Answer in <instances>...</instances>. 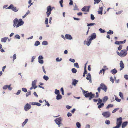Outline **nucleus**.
I'll return each mask as SVG.
<instances>
[{
    "instance_id": "nucleus-38",
    "label": "nucleus",
    "mask_w": 128,
    "mask_h": 128,
    "mask_svg": "<svg viewBox=\"0 0 128 128\" xmlns=\"http://www.w3.org/2000/svg\"><path fill=\"white\" fill-rule=\"evenodd\" d=\"M72 73L75 74L77 72V70L75 68H73L72 69Z\"/></svg>"
},
{
    "instance_id": "nucleus-53",
    "label": "nucleus",
    "mask_w": 128,
    "mask_h": 128,
    "mask_svg": "<svg viewBox=\"0 0 128 128\" xmlns=\"http://www.w3.org/2000/svg\"><path fill=\"white\" fill-rule=\"evenodd\" d=\"M69 61L73 63H74L75 62V60L73 59L70 58L69 59Z\"/></svg>"
},
{
    "instance_id": "nucleus-48",
    "label": "nucleus",
    "mask_w": 128,
    "mask_h": 128,
    "mask_svg": "<svg viewBox=\"0 0 128 128\" xmlns=\"http://www.w3.org/2000/svg\"><path fill=\"white\" fill-rule=\"evenodd\" d=\"M116 97L115 100H116L117 102H120L121 101V100L118 99V98L116 97Z\"/></svg>"
},
{
    "instance_id": "nucleus-24",
    "label": "nucleus",
    "mask_w": 128,
    "mask_h": 128,
    "mask_svg": "<svg viewBox=\"0 0 128 128\" xmlns=\"http://www.w3.org/2000/svg\"><path fill=\"white\" fill-rule=\"evenodd\" d=\"M8 39V37H5L1 39V41L2 42L5 43L6 42Z\"/></svg>"
},
{
    "instance_id": "nucleus-44",
    "label": "nucleus",
    "mask_w": 128,
    "mask_h": 128,
    "mask_svg": "<svg viewBox=\"0 0 128 128\" xmlns=\"http://www.w3.org/2000/svg\"><path fill=\"white\" fill-rule=\"evenodd\" d=\"M96 24L94 23H90L88 24L87 26L88 27L89 26H93L94 25H96Z\"/></svg>"
},
{
    "instance_id": "nucleus-11",
    "label": "nucleus",
    "mask_w": 128,
    "mask_h": 128,
    "mask_svg": "<svg viewBox=\"0 0 128 128\" xmlns=\"http://www.w3.org/2000/svg\"><path fill=\"white\" fill-rule=\"evenodd\" d=\"M18 19L17 18H16L13 21L14 23L13 27L14 28H18Z\"/></svg>"
},
{
    "instance_id": "nucleus-42",
    "label": "nucleus",
    "mask_w": 128,
    "mask_h": 128,
    "mask_svg": "<svg viewBox=\"0 0 128 128\" xmlns=\"http://www.w3.org/2000/svg\"><path fill=\"white\" fill-rule=\"evenodd\" d=\"M76 126H77V127L78 128H80L81 127V124L80 123L77 122L76 123Z\"/></svg>"
},
{
    "instance_id": "nucleus-6",
    "label": "nucleus",
    "mask_w": 128,
    "mask_h": 128,
    "mask_svg": "<svg viewBox=\"0 0 128 128\" xmlns=\"http://www.w3.org/2000/svg\"><path fill=\"white\" fill-rule=\"evenodd\" d=\"M52 9L51 8V6H48L47 8V12H46L47 16L48 17L51 14V12Z\"/></svg>"
},
{
    "instance_id": "nucleus-30",
    "label": "nucleus",
    "mask_w": 128,
    "mask_h": 128,
    "mask_svg": "<svg viewBox=\"0 0 128 128\" xmlns=\"http://www.w3.org/2000/svg\"><path fill=\"white\" fill-rule=\"evenodd\" d=\"M55 94L56 95H58L60 94V91L59 90L56 89L55 90Z\"/></svg>"
},
{
    "instance_id": "nucleus-50",
    "label": "nucleus",
    "mask_w": 128,
    "mask_h": 128,
    "mask_svg": "<svg viewBox=\"0 0 128 128\" xmlns=\"http://www.w3.org/2000/svg\"><path fill=\"white\" fill-rule=\"evenodd\" d=\"M95 17L94 16V15L92 14H91V19L92 20H94L95 19Z\"/></svg>"
},
{
    "instance_id": "nucleus-23",
    "label": "nucleus",
    "mask_w": 128,
    "mask_h": 128,
    "mask_svg": "<svg viewBox=\"0 0 128 128\" xmlns=\"http://www.w3.org/2000/svg\"><path fill=\"white\" fill-rule=\"evenodd\" d=\"M128 123L127 122H123L122 125V128H124L127 126Z\"/></svg>"
},
{
    "instance_id": "nucleus-58",
    "label": "nucleus",
    "mask_w": 128,
    "mask_h": 128,
    "mask_svg": "<svg viewBox=\"0 0 128 128\" xmlns=\"http://www.w3.org/2000/svg\"><path fill=\"white\" fill-rule=\"evenodd\" d=\"M122 45H120L119 46V47L118 48V50H121L122 48Z\"/></svg>"
},
{
    "instance_id": "nucleus-22",
    "label": "nucleus",
    "mask_w": 128,
    "mask_h": 128,
    "mask_svg": "<svg viewBox=\"0 0 128 128\" xmlns=\"http://www.w3.org/2000/svg\"><path fill=\"white\" fill-rule=\"evenodd\" d=\"M98 105V108L100 110V108H103L104 106V103L102 102L100 104Z\"/></svg>"
},
{
    "instance_id": "nucleus-7",
    "label": "nucleus",
    "mask_w": 128,
    "mask_h": 128,
    "mask_svg": "<svg viewBox=\"0 0 128 128\" xmlns=\"http://www.w3.org/2000/svg\"><path fill=\"white\" fill-rule=\"evenodd\" d=\"M37 81L36 80H35L32 82V86L30 88V90H32L33 89H35L37 88V86L36 85Z\"/></svg>"
},
{
    "instance_id": "nucleus-62",
    "label": "nucleus",
    "mask_w": 128,
    "mask_h": 128,
    "mask_svg": "<svg viewBox=\"0 0 128 128\" xmlns=\"http://www.w3.org/2000/svg\"><path fill=\"white\" fill-rule=\"evenodd\" d=\"M66 107L68 110H70L72 108L71 106H66Z\"/></svg>"
},
{
    "instance_id": "nucleus-46",
    "label": "nucleus",
    "mask_w": 128,
    "mask_h": 128,
    "mask_svg": "<svg viewBox=\"0 0 128 128\" xmlns=\"http://www.w3.org/2000/svg\"><path fill=\"white\" fill-rule=\"evenodd\" d=\"M15 37L16 38L18 39H20V36L18 34L16 35L15 36Z\"/></svg>"
},
{
    "instance_id": "nucleus-26",
    "label": "nucleus",
    "mask_w": 128,
    "mask_h": 128,
    "mask_svg": "<svg viewBox=\"0 0 128 128\" xmlns=\"http://www.w3.org/2000/svg\"><path fill=\"white\" fill-rule=\"evenodd\" d=\"M28 121V119H26L24 122H23L22 124V127H24L25 124L27 123Z\"/></svg>"
},
{
    "instance_id": "nucleus-60",
    "label": "nucleus",
    "mask_w": 128,
    "mask_h": 128,
    "mask_svg": "<svg viewBox=\"0 0 128 128\" xmlns=\"http://www.w3.org/2000/svg\"><path fill=\"white\" fill-rule=\"evenodd\" d=\"M119 108H115V109L112 112V113H115L117 111L118 109Z\"/></svg>"
},
{
    "instance_id": "nucleus-33",
    "label": "nucleus",
    "mask_w": 128,
    "mask_h": 128,
    "mask_svg": "<svg viewBox=\"0 0 128 128\" xmlns=\"http://www.w3.org/2000/svg\"><path fill=\"white\" fill-rule=\"evenodd\" d=\"M42 45L44 46H46L48 44V42L46 41H44L42 43Z\"/></svg>"
},
{
    "instance_id": "nucleus-45",
    "label": "nucleus",
    "mask_w": 128,
    "mask_h": 128,
    "mask_svg": "<svg viewBox=\"0 0 128 128\" xmlns=\"http://www.w3.org/2000/svg\"><path fill=\"white\" fill-rule=\"evenodd\" d=\"M99 30L101 33H104L105 32V31L104 30H103L101 28H100Z\"/></svg>"
},
{
    "instance_id": "nucleus-34",
    "label": "nucleus",
    "mask_w": 128,
    "mask_h": 128,
    "mask_svg": "<svg viewBox=\"0 0 128 128\" xmlns=\"http://www.w3.org/2000/svg\"><path fill=\"white\" fill-rule=\"evenodd\" d=\"M114 32L111 30H110L109 32H107V34H108L112 35L114 34Z\"/></svg>"
},
{
    "instance_id": "nucleus-29",
    "label": "nucleus",
    "mask_w": 128,
    "mask_h": 128,
    "mask_svg": "<svg viewBox=\"0 0 128 128\" xmlns=\"http://www.w3.org/2000/svg\"><path fill=\"white\" fill-rule=\"evenodd\" d=\"M31 95V91L30 90H28L26 94V97H28L29 96Z\"/></svg>"
},
{
    "instance_id": "nucleus-18",
    "label": "nucleus",
    "mask_w": 128,
    "mask_h": 128,
    "mask_svg": "<svg viewBox=\"0 0 128 128\" xmlns=\"http://www.w3.org/2000/svg\"><path fill=\"white\" fill-rule=\"evenodd\" d=\"M126 40H124L123 41H116L115 42V44L117 45H120L122 44H124L126 42Z\"/></svg>"
},
{
    "instance_id": "nucleus-59",
    "label": "nucleus",
    "mask_w": 128,
    "mask_h": 128,
    "mask_svg": "<svg viewBox=\"0 0 128 128\" xmlns=\"http://www.w3.org/2000/svg\"><path fill=\"white\" fill-rule=\"evenodd\" d=\"M48 18H46V20L45 22V23L46 24H48Z\"/></svg>"
},
{
    "instance_id": "nucleus-32",
    "label": "nucleus",
    "mask_w": 128,
    "mask_h": 128,
    "mask_svg": "<svg viewBox=\"0 0 128 128\" xmlns=\"http://www.w3.org/2000/svg\"><path fill=\"white\" fill-rule=\"evenodd\" d=\"M30 14V12L29 10L26 13L22 16L23 18H24L26 16Z\"/></svg>"
},
{
    "instance_id": "nucleus-1",
    "label": "nucleus",
    "mask_w": 128,
    "mask_h": 128,
    "mask_svg": "<svg viewBox=\"0 0 128 128\" xmlns=\"http://www.w3.org/2000/svg\"><path fill=\"white\" fill-rule=\"evenodd\" d=\"M96 37V35L95 33H94L89 36L87 39V41L86 42V45L89 46L91 43L92 41L95 39Z\"/></svg>"
},
{
    "instance_id": "nucleus-15",
    "label": "nucleus",
    "mask_w": 128,
    "mask_h": 128,
    "mask_svg": "<svg viewBox=\"0 0 128 128\" xmlns=\"http://www.w3.org/2000/svg\"><path fill=\"white\" fill-rule=\"evenodd\" d=\"M93 100L94 102H98L97 104L98 105L100 104L102 102V100L100 98H99L98 100L94 99Z\"/></svg>"
},
{
    "instance_id": "nucleus-17",
    "label": "nucleus",
    "mask_w": 128,
    "mask_h": 128,
    "mask_svg": "<svg viewBox=\"0 0 128 128\" xmlns=\"http://www.w3.org/2000/svg\"><path fill=\"white\" fill-rule=\"evenodd\" d=\"M72 84L75 86H76V84L78 82V81L77 80L75 79H72Z\"/></svg>"
},
{
    "instance_id": "nucleus-19",
    "label": "nucleus",
    "mask_w": 128,
    "mask_h": 128,
    "mask_svg": "<svg viewBox=\"0 0 128 128\" xmlns=\"http://www.w3.org/2000/svg\"><path fill=\"white\" fill-rule=\"evenodd\" d=\"M30 104L33 106L36 105L38 106H40L41 105V104L38 102H30Z\"/></svg>"
},
{
    "instance_id": "nucleus-36",
    "label": "nucleus",
    "mask_w": 128,
    "mask_h": 128,
    "mask_svg": "<svg viewBox=\"0 0 128 128\" xmlns=\"http://www.w3.org/2000/svg\"><path fill=\"white\" fill-rule=\"evenodd\" d=\"M62 60V58H60V59L59 58H58L56 59V61L57 62H61Z\"/></svg>"
},
{
    "instance_id": "nucleus-25",
    "label": "nucleus",
    "mask_w": 128,
    "mask_h": 128,
    "mask_svg": "<svg viewBox=\"0 0 128 128\" xmlns=\"http://www.w3.org/2000/svg\"><path fill=\"white\" fill-rule=\"evenodd\" d=\"M108 99V98L107 96H105L102 99V102H105Z\"/></svg>"
},
{
    "instance_id": "nucleus-37",
    "label": "nucleus",
    "mask_w": 128,
    "mask_h": 128,
    "mask_svg": "<svg viewBox=\"0 0 128 128\" xmlns=\"http://www.w3.org/2000/svg\"><path fill=\"white\" fill-rule=\"evenodd\" d=\"M114 106L113 105L111 104H110L108 105L106 108V109H108L110 108H112Z\"/></svg>"
},
{
    "instance_id": "nucleus-47",
    "label": "nucleus",
    "mask_w": 128,
    "mask_h": 128,
    "mask_svg": "<svg viewBox=\"0 0 128 128\" xmlns=\"http://www.w3.org/2000/svg\"><path fill=\"white\" fill-rule=\"evenodd\" d=\"M44 59V58L42 56H39V57L38 58V60H42Z\"/></svg>"
},
{
    "instance_id": "nucleus-9",
    "label": "nucleus",
    "mask_w": 128,
    "mask_h": 128,
    "mask_svg": "<svg viewBox=\"0 0 128 128\" xmlns=\"http://www.w3.org/2000/svg\"><path fill=\"white\" fill-rule=\"evenodd\" d=\"M100 87H101V89L104 90L105 92L107 91V88L106 86L103 83L101 84L100 85Z\"/></svg>"
},
{
    "instance_id": "nucleus-13",
    "label": "nucleus",
    "mask_w": 128,
    "mask_h": 128,
    "mask_svg": "<svg viewBox=\"0 0 128 128\" xmlns=\"http://www.w3.org/2000/svg\"><path fill=\"white\" fill-rule=\"evenodd\" d=\"M31 105L27 103L24 106V110L25 111H28L31 108Z\"/></svg>"
},
{
    "instance_id": "nucleus-52",
    "label": "nucleus",
    "mask_w": 128,
    "mask_h": 128,
    "mask_svg": "<svg viewBox=\"0 0 128 128\" xmlns=\"http://www.w3.org/2000/svg\"><path fill=\"white\" fill-rule=\"evenodd\" d=\"M110 81L112 82L113 84L114 82V79H113L112 77H110Z\"/></svg>"
},
{
    "instance_id": "nucleus-21",
    "label": "nucleus",
    "mask_w": 128,
    "mask_h": 128,
    "mask_svg": "<svg viewBox=\"0 0 128 128\" xmlns=\"http://www.w3.org/2000/svg\"><path fill=\"white\" fill-rule=\"evenodd\" d=\"M117 72V71L116 68L110 71V72L114 75Z\"/></svg>"
},
{
    "instance_id": "nucleus-27",
    "label": "nucleus",
    "mask_w": 128,
    "mask_h": 128,
    "mask_svg": "<svg viewBox=\"0 0 128 128\" xmlns=\"http://www.w3.org/2000/svg\"><path fill=\"white\" fill-rule=\"evenodd\" d=\"M62 98V96L60 94L57 95L56 96V99L58 100H59L61 99Z\"/></svg>"
},
{
    "instance_id": "nucleus-49",
    "label": "nucleus",
    "mask_w": 128,
    "mask_h": 128,
    "mask_svg": "<svg viewBox=\"0 0 128 128\" xmlns=\"http://www.w3.org/2000/svg\"><path fill=\"white\" fill-rule=\"evenodd\" d=\"M22 91L25 92H27V89L25 88H23L22 89Z\"/></svg>"
},
{
    "instance_id": "nucleus-54",
    "label": "nucleus",
    "mask_w": 128,
    "mask_h": 128,
    "mask_svg": "<svg viewBox=\"0 0 128 128\" xmlns=\"http://www.w3.org/2000/svg\"><path fill=\"white\" fill-rule=\"evenodd\" d=\"M13 61H14V60L16 58V54H14L13 56Z\"/></svg>"
},
{
    "instance_id": "nucleus-40",
    "label": "nucleus",
    "mask_w": 128,
    "mask_h": 128,
    "mask_svg": "<svg viewBox=\"0 0 128 128\" xmlns=\"http://www.w3.org/2000/svg\"><path fill=\"white\" fill-rule=\"evenodd\" d=\"M119 95L120 96V97L122 99H123V98H124L123 96V94H122V93L120 92L119 93Z\"/></svg>"
},
{
    "instance_id": "nucleus-63",
    "label": "nucleus",
    "mask_w": 128,
    "mask_h": 128,
    "mask_svg": "<svg viewBox=\"0 0 128 128\" xmlns=\"http://www.w3.org/2000/svg\"><path fill=\"white\" fill-rule=\"evenodd\" d=\"M36 58V56H33L32 57L31 61V62H34V59L35 58Z\"/></svg>"
},
{
    "instance_id": "nucleus-61",
    "label": "nucleus",
    "mask_w": 128,
    "mask_h": 128,
    "mask_svg": "<svg viewBox=\"0 0 128 128\" xmlns=\"http://www.w3.org/2000/svg\"><path fill=\"white\" fill-rule=\"evenodd\" d=\"M21 91L20 90H19L17 92L16 94V95H19Z\"/></svg>"
},
{
    "instance_id": "nucleus-4",
    "label": "nucleus",
    "mask_w": 128,
    "mask_h": 128,
    "mask_svg": "<svg viewBox=\"0 0 128 128\" xmlns=\"http://www.w3.org/2000/svg\"><path fill=\"white\" fill-rule=\"evenodd\" d=\"M54 121L56 123L58 126V127H60L61 124H62L61 122L62 121V118L60 117L58 118H56L55 119Z\"/></svg>"
},
{
    "instance_id": "nucleus-35",
    "label": "nucleus",
    "mask_w": 128,
    "mask_h": 128,
    "mask_svg": "<svg viewBox=\"0 0 128 128\" xmlns=\"http://www.w3.org/2000/svg\"><path fill=\"white\" fill-rule=\"evenodd\" d=\"M94 4H98L100 2L101 0H94Z\"/></svg>"
},
{
    "instance_id": "nucleus-10",
    "label": "nucleus",
    "mask_w": 128,
    "mask_h": 128,
    "mask_svg": "<svg viewBox=\"0 0 128 128\" xmlns=\"http://www.w3.org/2000/svg\"><path fill=\"white\" fill-rule=\"evenodd\" d=\"M103 116L106 118L109 117L110 116V114L109 112H103L102 114Z\"/></svg>"
},
{
    "instance_id": "nucleus-12",
    "label": "nucleus",
    "mask_w": 128,
    "mask_h": 128,
    "mask_svg": "<svg viewBox=\"0 0 128 128\" xmlns=\"http://www.w3.org/2000/svg\"><path fill=\"white\" fill-rule=\"evenodd\" d=\"M24 24V22L22 19H20L19 20H18V22L17 26L18 28L22 26Z\"/></svg>"
},
{
    "instance_id": "nucleus-31",
    "label": "nucleus",
    "mask_w": 128,
    "mask_h": 128,
    "mask_svg": "<svg viewBox=\"0 0 128 128\" xmlns=\"http://www.w3.org/2000/svg\"><path fill=\"white\" fill-rule=\"evenodd\" d=\"M43 79L46 81H48L49 79L48 77L46 76H43Z\"/></svg>"
},
{
    "instance_id": "nucleus-5",
    "label": "nucleus",
    "mask_w": 128,
    "mask_h": 128,
    "mask_svg": "<svg viewBox=\"0 0 128 128\" xmlns=\"http://www.w3.org/2000/svg\"><path fill=\"white\" fill-rule=\"evenodd\" d=\"M6 9H12L13 11L15 12H17L19 10L18 8H16L15 6H14L13 4L10 5Z\"/></svg>"
},
{
    "instance_id": "nucleus-57",
    "label": "nucleus",
    "mask_w": 128,
    "mask_h": 128,
    "mask_svg": "<svg viewBox=\"0 0 128 128\" xmlns=\"http://www.w3.org/2000/svg\"><path fill=\"white\" fill-rule=\"evenodd\" d=\"M8 85H6L4 86L3 87V89L4 90H6L8 88Z\"/></svg>"
},
{
    "instance_id": "nucleus-16",
    "label": "nucleus",
    "mask_w": 128,
    "mask_h": 128,
    "mask_svg": "<svg viewBox=\"0 0 128 128\" xmlns=\"http://www.w3.org/2000/svg\"><path fill=\"white\" fill-rule=\"evenodd\" d=\"M120 67L121 68L120 69V71H121L124 68V65L122 61H120Z\"/></svg>"
},
{
    "instance_id": "nucleus-14",
    "label": "nucleus",
    "mask_w": 128,
    "mask_h": 128,
    "mask_svg": "<svg viewBox=\"0 0 128 128\" xmlns=\"http://www.w3.org/2000/svg\"><path fill=\"white\" fill-rule=\"evenodd\" d=\"M90 6H84L82 8V11L84 12H88L89 11L90 8Z\"/></svg>"
},
{
    "instance_id": "nucleus-55",
    "label": "nucleus",
    "mask_w": 128,
    "mask_h": 128,
    "mask_svg": "<svg viewBox=\"0 0 128 128\" xmlns=\"http://www.w3.org/2000/svg\"><path fill=\"white\" fill-rule=\"evenodd\" d=\"M123 12L122 10H121L120 11H119L118 12H116V14L117 15L120 14Z\"/></svg>"
},
{
    "instance_id": "nucleus-41",
    "label": "nucleus",
    "mask_w": 128,
    "mask_h": 128,
    "mask_svg": "<svg viewBox=\"0 0 128 128\" xmlns=\"http://www.w3.org/2000/svg\"><path fill=\"white\" fill-rule=\"evenodd\" d=\"M106 70L104 69H102V70H100L99 74H102V72H103V74H104V72Z\"/></svg>"
},
{
    "instance_id": "nucleus-3",
    "label": "nucleus",
    "mask_w": 128,
    "mask_h": 128,
    "mask_svg": "<svg viewBox=\"0 0 128 128\" xmlns=\"http://www.w3.org/2000/svg\"><path fill=\"white\" fill-rule=\"evenodd\" d=\"M122 118L121 117L117 118L116 122L117 126L113 128H120L122 123Z\"/></svg>"
},
{
    "instance_id": "nucleus-28",
    "label": "nucleus",
    "mask_w": 128,
    "mask_h": 128,
    "mask_svg": "<svg viewBox=\"0 0 128 128\" xmlns=\"http://www.w3.org/2000/svg\"><path fill=\"white\" fill-rule=\"evenodd\" d=\"M40 44V42L38 41H37L35 42L34 46H37L39 45Z\"/></svg>"
},
{
    "instance_id": "nucleus-20",
    "label": "nucleus",
    "mask_w": 128,
    "mask_h": 128,
    "mask_svg": "<svg viewBox=\"0 0 128 128\" xmlns=\"http://www.w3.org/2000/svg\"><path fill=\"white\" fill-rule=\"evenodd\" d=\"M65 37L66 39L68 40H71L72 39V36L70 34H66Z\"/></svg>"
},
{
    "instance_id": "nucleus-43",
    "label": "nucleus",
    "mask_w": 128,
    "mask_h": 128,
    "mask_svg": "<svg viewBox=\"0 0 128 128\" xmlns=\"http://www.w3.org/2000/svg\"><path fill=\"white\" fill-rule=\"evenodd\" d=\"M105 124L108 125H109L110 123V122L109 120H106L105 121Z\"/></svg>"
},
{
    "instance_id": "nucleus-64",
    "label": "nucleus",
    "mask_w": 128,
    "mask_h": 128,
    "mask_svg": "<svg viewBox=\"0 0 128 128\" xmlns=\"http://www.w3.org/2000/svg\"><path fill=\"white\" fill-rule=\"evenodd\" d=\"M124 78L126 80H128V75L126 74L124 76Z\"/></svg>"
},
{
    "instance_id": "nucleus-39",
    "label": "nucleus",
    "mask_w": 128,
    "mask_h": 128,
    "mask_svg": "<svg viewBox=\"0 0 128 128\" xmlns=\"http://www.w3.org/2000/svg\"><path fill=\"white\" fill-rule=\"evenodd\" d=\"M74 66L75 67H76L77 68H79L80 67L78 63H74Z\"/></svg>"
},
{
    "instance_id": "nucleus-2",
    "label": "nucleus",
    "mask_w": 128,
    "mask_h": 128,
    "mask_svg": "<svg viewBox=\"0 0 128 128\" xmlns=\"http://www.w3.org/2000/svg\"><path fill=\"white\" fill-rule=\"evenodd\" d=\"M84 95L85 97L86 98H88L89 97V100H91L95 96V94H92L91 92H86L84 94Z\"/></svg>"
},
{
    "instance_id": "nucleus-56",
    "label": "nucleus",
    "mask_w": 128,
    "mask_h": 128,
    "mask_svg": "<svg viewBox=\"0 0 128 128\" xmlns=\"http://www.w3.org/2000/svg\"><path fill=\"white\" fill-rule=\"evenodd\" d=\"M63 2V1L60 0L59 2V3L60 4L61 6L62 7V8L63 7V5H62V3Z\"/></svg>"
},
{
    "instance_id": "nucleus-51",
    "label": "nucleus",
    "mask_w": 128,
    "mask_h": 128,
    "mask_svg": "<svg viewBox=\"0 0 128 128\" xmlns=\"http://www.w3.org/2000/svg\"><path fill=\"white\" fill-rule=\"evenodd\" d=\"M38 62L41 64H42L44 63V61L42 60H39L38 61Z\"/></svg>"
},
{
    "instance_id": "nucleus-8",
    "label": "nucleus",
    "mask_w": 128,
    "mask_h": 128,
    "mask_svg": "<svg viewBox=\"0 0 128 128\" xmlns=\"http://www.w3.org/2000/svg\"><path fill=\"white\" fill-rule=\"evenodd\" d=\"M127 53L126 50H121L120 52V56L122 58L125 57L127 54Z\"/></svg>"
}]
</instances>
